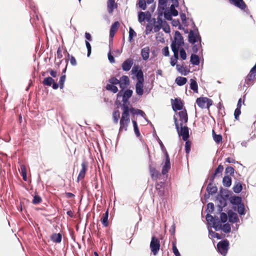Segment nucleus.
I'll use <instances>...</instances> for the list:
<instances>
[{"mask_svg":"<svg viewBox=\"0 0 256 256\" xmlns=\"http://www.w3.org/2000/svg\"><path fill=\"white\" fill-rule=\"evenodd\" d=\"M229 248V242L226 240L219 242L217 244V250L223 256H226Z\"/></svg>","mask_w":256,"mask_h":256,"instance_id":"3","label":"nucleus"},{"mask_svg":"<svg viewBox=\"0 0 256 256\" xmlns=\"http://www.w3.org/2000/svg\"><path fill=\"white\" fill-rule=\"evenodd\" d=\"M206 190L209 194H212L216 192L218 188L216 186L213 185L212 183H210L208 185Z\"/></svg>","mask_w":256,"mask_h":256,"instance_id":"24","label":"nucleus"},{"mask_svg":"<svg viewBox=\"0 0 256 256\" xmlns=\"http://www.w3.org/2000/svg\"><path fill=\"white\" fill-rule=\"evenodd\" d=\"M144 82L136 81V92L139 96H142L144 93Z\"/></svg>","mask_w":256,"mask_h":256,"instance_id":"10","label":"nucleus"},{"mask_svg":"<svg viewBox=\"0 0 256 256\" xmlns=\"http://www.w3.org/2000/svg\"><path fill=\"white\" fill-rule=\"evenodd\" d=\"M106 88L108 90L111 91L114 93H116L118 92V88L114 84H106Z\"/></svg>","mask_w":256,"mask_h":256,"instance_id":"33","label":"nucleus"},{"mask_svg":"<svg viewBox=\"0 0 256 256\" xmlns=\"http://www.w3.org/2000/svg\"><path fill=\"white\" fill-rule=\"evenodd\" d=\"M190 88L196 92H198V86L197 82L194 79L190 80Z\"/></svg>","mask_w":256,"mask_h":256,"instance_id":"30","label":"nucleus"},{"mask_svg":"<svg viewBox=\"0 0 256 256\" xmlns=\"http://www.w3.org/2000/svg\"><path fill=\"white\" fill-rule=\"evenodd\" d=\"M234 169L233 167L228 166L226 168L225 172L226 174H229L230 176H233L234 174Z\"/></svg>","mask_w":256,"mask_h":256,"instance_id":"48","label":"nucleus"},{"mask_svg":"<svg viewBox=\"0 0 256 256\" xmlns=\"http://www.w3.org/2000/svg\"><path fill=\"white\" fill-rule=\"evenodd\" d=\"M198 41H200V42L201 38L198 32V30H196V32L192 30H190L188 34V42L190 43L194 44Z\"/></svg>","mask_w":256,"mask_h":256,"instance_id":"7","label":"nucleus"},{"mask_svg":"<svg viewBox=\"0 0 256 256\" xmlns=\"http://www.w3.org/2000/svg\"><path fill=\"white\" fill-rule=\"evenodd\" d=\"M108 210L106 212L102 215V216L101 218V222L104 226L106 227L108 226Z\"/></svg>","mask_w":256,"mask_h":256,"instance_id":"25","label":"nucleus"},{"mask_svg":"<svg viewBox=\"0 0 256 256\" xmlns=\"http://www.w3.org/2000/svg\"><path fill=\"white\" fill-rule=\"evenodd\" d=\"M172 50L174 52V58H172L170 59V64L172 66H174L178 58V51L176 48H175L174 44L172 46Z\"/></svg>","mask_w":256,"mask_h":256,"instance_id":"14","label":"nucleus"},{"mask_svg":"<svg viewBox=\"0 0 256 256\" xmlns=\"http://www.w3.org/2000/svg\"><path fill=\"white\" fill-rule=\"evenodd\" d=\"M184 42L183 37L178 31H176L174 34V40L172 41L171 47L173 44L175 46V48H176L179 50V48L184 45Z\"/></svg>","mask_w":256,"mask_h":256,"instance_id":"5","label":"nucleus"},{"mask_svg":"<svg viewBox=\"0 0 256 256\" xmlns=\"http://www.w3.org/2000/svg\"><path fill=\"white\" fill-rule=\"evenodd\" d=\"M132 122L133 124L134 128V131L135 134H136V136H140V132L138 130V128L136 122L134 120H132Z\"/></svg>","mask_w":256,"mask_h":256,"instance_id":"40","label":"nucleus"},{"mask_svg":"<svg viewBox=\"0 0 256 256\" xmlns=\"http://www.w3.org/2000/svg\"><path fill=\"white\" fill-rule=\"evenodd\" d=\"M50 239L52 242L59 244L62 242V235L60 233H54L50 236Z\"/></svg>","mask_w":256,"mask_h":256,"instance_id":"18","label":"nucleus"},{"mask_svg":"<svg viewBox=\"0 0 256 256\" xmlns=\"http://www.w3.org/2000/svg\"><path fill=\"white\" fill-rule=\"evenodd\" d=\"M238 212L240 215L244 214V206L243 204L238 206Z\"/></svg>","mask_w":256,"mask_h":256,"instance_id":"47","label":"nucleus"},{"mask_svg":"<svg viewBox=\"0 0 256 256\" xmlns=\"http://www.w3.org/2000/svg\"><path fill=\"white\" fill-rule=\"evenodd\" d=\"M128 98H124V97H122V110H124V108H127L128 106V104H130V103L128 102Z\"/></svg>","mask_w":256,"mask_h":256,"instance_id":"43","label":"nucleus"},{"mask_svg":"<svg viewBox=\"0 0 256 256\" xmlns=\"http://www.w3.org/2000/svg\"><path fill=\"white\" fill-rule=\"evenodd\" d=\"M221 229L226 233H229L231 230L230 226L228 223L221 226Z\"/></svg>","mask_w":256,"mask_h":256,"instance_id":"42","label":"nucleus"},{"mask_svg":"<svg viewBox=\"0 0 256 256\" xmlns=\"http://www.w3.org/2000/svg\"><path fill=\"white\" fill-rule=\"evenodd\" d=\"M67 54V56L68 58H70V63L72 65L75 66L76 65V60L75 58L72 56H70L69 53L68 52L67 50H66L64 51Z\"/></svg>","mask_w":256,"mask_h":256,"instance_id":"41","label":"nucleus"},{"mask_svg":"<svg viewBox=\"0 0 256 256\" xmlns=\"http://www.w3.org/2000/svg\"><path fill=\"white\" fill-rule=\"evenodd\" d=\"M170 168V162L169 160H165L164 164L162 166V174L163 175L166 174Z\"/></svg>","mask_w":256,"mask_h":256,"instance_id":"23","label":"nucleus"},{"mask_svg":"<svg viewBox=\"0 0 256 256\" xmlns=\"http://www.w3.org/2000/svg\"><path fill=\"white\" fill-rule=\"evenodd\" d=\"M149 170L152 178V179L156 180L160 176L158 171L157 170L156 168L152 166H150Z\"/></svg>","mask_w":256,"mask_h":256,"instance_id":"21","label":"nucleus"},{"mask_svg":"<svg viewBox=\"0 0 256 256\" xmlns=\"http://www.w3.org/2000/svg\"><path fill=\"white\" fill-rule=\"evenodd\" d=\"M176 68H177L178 70L180 73H181L182 74H184L185 76L186 75V74H187L186 70V68H184L183 66L177 64Z\"/></svg>","mask_w":256,"mask_h":256,"instance_id":"38","label":"nucleus"},{"mask_svg":"<svg viewBox=\"0 0 256 256\" xmlns=\"http://www.w3.org/2000/svg\"><path fill=\"white\" fill-rule=\"evenodd\" d=\"M172 252H174V254L176 256H181L178 249L176 248V240L172 242Z\"/></svg>","mask_w":256,"mask_h":256,"instance_id":"37","label":"nucleus"},{"mask_svg":"<svg viewBox=\"0 0 256 256\" xmlns=\"http://www.w3.org/2000/svg\"><path fill=\"white\" fill-rule=\"evenodd\" d=\"M162 54L166 56H169V50L168 46H165L162 50Z\"/></svg>","mask_w":256,"mask_h":256,"instance_id":"62","label":"nucleus"},{"mask_svg":"<svg viewBox=\"0 0 256 256\" xmlns=\"http://www.w3.org/2000/svg\"><path fill=\"white\" fill-rule=\"evenodd\" d=\"M207 100V98L206 97H200L196 99V102L198 106L203 108L206 107Z\"/></svg>","mask_w":256,"mask_h":256,"instance_id":"22","label":"nucleus"},{"mask_svg":"<svg viewBox=\"0 0 256 256\" xmlns=\"http://www.w3.org/2000/svg\"><path fill=\"white\" fill-rule=\"evenodd\" d=\"M108 82L112 84H119L120 80L115 77H112L108 80Z\"/></svg>","mask_w":256,"mask_h":256,"instance_id":"52","label":"nucleus"},{"mask_svg":"<svg viewBox=\"0 0 256 256\" xmlns=\"http://www.w3.org/2000/svg\"><path fill=\"white\" fill-rule=\"evenodd\" d=\"M180 120V126H182L184 124L187 123L188 120V116L186 109L178 112Z\"/></svg>","mask_w":256,"mask_h":256,"instance_id":"11","label":"nucleus"},{"mask_svg":"<svg viewBox=\"0 0 256 256\" xmlns=\"http://www.w3.org/2000/svg\"><path fill=\"white\" fill-rule=\"evenodd\" d=\"M172 105L174 111L182 110L184 106L182 100L177 98L174 100L172 99Z\"/></svg>","mask_w":256,"mask_h":256,"instance_id":"9","label":"nucleus"},{"mask_svg":"<svg viewBox=\"0 0 256 256\" xmlns=\"http://www.w3.org/2000/svg\"><path fill=\"white\" fill-rule=\"evenodd\" d=\"M145 19H146L145 12H139L138 14V21L140 22H143L144 21Z\"/></svg>","mask_w":256,"mask_h":256,"instance_id":"49","label":"nucleus"},{"mask_svg":"<svg viewBox=\"0 0 256 256\" xmlns=\"http://www.w3.org/2000/svg\"><path fill=\"white\" fill-rule=\"evenodd\" d=\"M138 6L139 8L142 10H145L146 8V2L145 0H138Z\"/></svg>","mask_w":256,"mask_h":256,"instance_id":"44","label":"nucleus"},{"mask_svg":"<svg viewBox=\"0 0 256 256\" xmlns=\"http://www.w3.org/2000/svg\"><path fill=\"white\" fill-rule=\"evenodd\" d=\"M150 48L148 46H146L144 48L141 50V56L142 58V59L144 60H147L149 58L150 54Z\"/></svg>","mask_w":256,"mask_h":256,"instance_id":"20","label":"nucleus"},{"mask_svg":"<svg viewBox=\"0 0 256 256\" xmlns=\"http://www.w3.org/2000/svg\"><path fill=\"white\" fill-rule=\"evenodd\" d=\"M224 170V166L222 164H220L214 170V175H218L221 174Z\"/></svg>","mask_w":256,"mask_h":256,"instance_id":"53","label":"nucleus"},{"mask_svg":"<svg viewBox=\"0 0 256 256\" xmlns=\"http://www.w3.org/2000/svg\"><path fill=\"white\" fill-rule=\"evenodd\" d=\"M156 189L160 196H163L164 194V183L162 182H156Z\"/></svg>","mask_w":256,"mask_h":256,"instance_id":"15","label":"nucleus"},{"mask_svg":"<svg viewBox=\"0 0 256 256\" xmlns=\"http://www.w3.org/2000/svg\"><path fill=\"white\" fill-rule=\"evenodd\" d=\"M190 146H191L190 142L186 140V144H185V150H186V152L187 154H188L190 152Z\"/></svg>","mask_w":256,"mask_h":256,"instance_id":"55","label":"nucleus"},{"mask_svg":"<svg viewBox=\"0 0 256 256\" xmlns=\"http://www.w3.org/2000/svg\"><path fill=\"white\" fill-rule=\"evenodd\" d=\"M124 110H122V116L120 120L119 132L127 130L128 127L130 123V115L128 114L127 108H124Z\"/></svg>","mask_w":256,"mask_h":256,"instance_id":"1","label":"nucleus"},{"mask_svg":"<svg viewBox=\"0 0 256 256\" xmlns=\"http://www.w3.org/2000/svg\"><path fill=\"white\" fill-rule=\"evenodd\" d=\"M220 218L222 222H226L228 220L227 214L224 212H222L220 215Z\"/></svg>","mask_w":256,"mask_h":256,"instance_id":"56","label":"nucleus"},{"mask_svg":"<svg viewBox=\"0 0 256 256\" xmlns=\"http://www.w3.org/2000/svg\"><path fill=\"white\" fill-rule=\"evenodd\" d=\"M118 7L117 4L115 0H108L107 2V8L109 14H112L114 9Z\"/></svg>","mask_w":256,"mask_h":256,"instance_id":"16","label":"nucleus"},{"mask_svg":"<svg viewBox=\"0 0 256 256\" xmlns=\"http://www.w3.org/2000/svg\"><path fill=\"white\" fill-rule=\"evenodd\" d=\"M137 109H135L133 107L129 108V106L128 107V114H130V112L132 114H136V112Z\"/></svg>","mask_w":256,"mask_h":256,"instance_id":"64","label":"nucleus"},{"mask_svg":"<svg viewBox=\"0 0 256 256\" xmlns=\"http://www.w3.org/2000/svg\"><path fill=\"white\" fill-rule=\"evenodd\" d=\"M180 57L182 58V60H184L186 59V52L185 50L183 48H182L180 49Z\"/></svg>","mask_w":256,"mask_h":256,"instance_id":"54","label":"nucleus"},{"mask_svg":"<svg viewBox=\"0 0 256 256\" xmlns=\"http://www.w3.org/2000/svg\"><path fill=\"white\" fill-rule=\"evenodd\" d=\"M66 76L65 74L62 75L60 79L59 85L61 89H62L64 87V84L66 80Z\"/></svg>","mask_w":256,"mask_h":256,"instance_id":"45","label":"nucleus"},{"mask_svg":"<svg viewBox=\"0 0 256 256\" xmlns=\"http://www.w3.org/2000/svg\"><path fill=\"white\" fill-rule=\"evenodd\" d=\"M186 82L187 79L184 77L178 76L176 79V82L180 86L184 85Z\"/></svg>","mask_w":256,"mask_h":256,"instance_id":"27","label":"nucleus"},{"mask_svg":"<svg viewBox=\"0 0 256 256\" xmlns=\"http://www.w3.org/2000/svg\"><path fill=\"white\" fill-rule=\"evenodd\" d=\"M242 189V187L240 182L236 183L233 187V190L236 193L240 192Z\"/></svg>","mask_w":256,"mask_h":256,"instance_id":"36","label":"nucleus"},{"mask_svg":"<svg viewBox=\"0 0 256 256\" xmlns=\"http://www.w3.org/2000/svg\"><path fill=\"white\" fill-rule=\"evenodd\" d=\"M190 62L194 65L200 64V58L198 55L192 54L190 56Z\"/></svg>","mask_w":256,"mask_h":256,"instance_id":"28","label":"nucleus"},{"mask_svg":"<svg viewBox=\"0 0 256 256\" xmlns=\"http://www.w3.org/2000/svg\"><path fill=\"white\" fill-rule=\"evenodd\" d=\"M212 134L213 139L216 144H220L222 142V137L221 134H217L214 130H212Z\"/></svg>","mask_w":256,"mask_h":256,"instance_id":"26","label":"nucleus"},{"mask_svg":"<svg viewBox=\"0 0 256 256\" xmlns=\"http://www.w3.org/2000/svg\"><path fill=\"white\" fill-rule=\"evenodd\" d=\"M86 48H87V50H88V56H90V54H91V52H92V48H91V46H90V42L86 40Z\"/></svg>","mask_w":256,"mask_h":256,"instance_id":"59","label":"nucleus"},{"mask_svg":"<svg viewBox=\"0 0 256 256\" xmlns=\"http://www.w3.org/2000/svg\"><path fill=\"white\" fill-rule=\"evenodd\" d=\"M134 64V60L132 58H127L122 65V68L124 71H128Z\"/></svg>","mask_w":256,"mask_h":256,"instance_id":"12","label":"nucleus"},{"mask_svg":"<svg viewBox=\"0 0 256 256\" xmlns=\"http://www.w3.org/2000/svg\"><path fill=\"white\" fill-rule=\"evenodd\" d=\"M42 201V198L40 196L36 195L32 200V203L34 204H36L40 203Z\"/></svg>","mask_w":256,"mask_h":256,"instance_id":"51","label":"nucleus"},{"mask_svg":"<svg viewBox=\"0 0 256 256\" xmlns=\"http://www.w3.org/2000/svg\"><path fill=\"white\" fill-rule=\"evenodd\" d=\"M230 4L240 8L241 10H244L246 6L243 0H228Z\"/></svg>","mask_w":256,"mask_h":256,"instance_id":"13","label":"nucleus"},{"mask_svg":"<svg viewBox=\"0 0 256 256\" xmlns=\"http://www.w3.org/2000/svg\"><path fill=\"white\" fill-rule=\"evenodd\" d=\"M119 80L120 87L122 88V90L118 94V97L122 95L123 90L130 84V79L126 76H122Z\"/></svg>","mask_w":256,"mask_h":256,"instance_id":"6","label":"nucleus"},{"mask_svg":"<svg viewBox=\"0 0 256 256\" xmlns=\"http://www.w3.org/2000/svg\"><path fill=\"white\" fill-rule=\"evenodd\" d=\"M82 168L80 170L77 178V182L83 180L86 176V172L88 170V164L86 162H83L81 164Z\"/></svg>","mask_w":256,"mask_h":256,"instance_id":"8","label":"nucleus"},{"mask_svg":"<svg viewBox=\"0 0 256 256\" xmlns=\"http://www.w3.org/2000/svg\"><path fill=\"white\" fill-rule=\"evenodd\" d=\"M214 204L212 202H209L207 204V210L209 212H212L214 210Z\"/></svg>","mask_w":256,"mask_h":256,"instance_id":"60","label":"nucleus"},{"mask_svg":"<svg viewBox=\"0 0 256 256\" xmlns=\"http://www.w3.org/2000/svg\"><path fill=\"white\" fill-rule=\"evenodd\" d=\"M170 14L174 16H176L178 15V10L174 7L172 5L170 7Z\"/></svg>","mask_w":256,"mask_h":256,"instance_id":"61","label":"nucleus"},{"mask_svg":"<svg viewBox=\"0 0 256 256\" xmlns=\"http://www.w3.org/2000/svg\"><path fill=\"white\" fill-rule=\"evenodd\" d=\"M150 246L152 254L154 256H156L160 249V240L156 236H152Z\"/></svg>","mask_w":256,"mask_h":256,"instance_id":"4","label":"nucleus"},{"mask_svg":"<svg viewBox=\"0 0 256 256\" xmlns=\"http://www.w3.org/2000/svg\"><path fill=\"white\" fill-rule=\"evenodd\" d=\"M222 183L224 186L229 187L232 184V179L228 176H224L222 180Z\"/></svg>","mask_w":256,"mask_h":256,"instance_id":"31","label":"nucleus"},{"mask_svg":"<svg viewBox=\"0 0 256 256\" xmlns=\"http://www.w3.org/2000/svg\"><path fill=\"white\" fill-rule=\"evenodd\" d=\"M56 56L58 59H60L62 58V50L60 47H59L57 50Z\"/></svg>","mask_w":256,"mask_h":256,"instance_id":"63","label":"nucleus"},{"mask_svg":"<svg viewBox=\"0 0 256 256\" xmlns=\"http://www.w3.org/2000/svg\"><path fill=\"white\" fill-rule=\"evenodd\" d=\"M240 114H241L240 108H236L235 110H234V118H235L236 120H238V119H239V116H240Z\"/></svg>","mask_w":256,"mask_h":256,"instance_id":"58","label":"nucleus"},{"mask_svg":"<svg viewBox=\"0 0 256 256\" xmlns=\"http://www.w3.org/2000/svg\"><path fill=\"white\" fill-rule=\"evenodd\" d=\"M174 118L176 128L177 130L178 135L182 136V140H184L186 141L189 138V130L188 127L186 126H180V128L177 118L175 116H174Z\"/></svg>","mask_w":256,"mask_h":256,"instance_id":"2","label":"nucleus"},{"mask_svg":"<svg viewBox=\"0 0 256 256\" xmlns=\"http://www.w3.org/2000/svg\"><path fill=\"white\" fill-rule=\"evenodd\" d=\"M120 22L118 21L115 22L112 24L110 32V38H112L114 36L115 33L118 30Z\"/></svg>","mask_w":256,"mask_h":256,"instance_id":"17","label":"nucleus"},{"mask_svg":"<svg viewBox=\"0 0 256 256\" xmlns=\"http://www.w3.org/2000/svg\"><path fill=\"white\" fill-rule=\"evenodd\" d=\"M230 202L234 204L239 205L242 203V198L238 196H234L231 198Z\"/></svg>","mask_w":256,"mask_h":256,"instance_id":"35","label":"nucleus"},{"mask_svg":"<svg viewBox=\"0 0 256 256\" xmlns=\"http://www.w3.org/2000/svg\"><path fill=\"white\" fill-rule=\"evenodd\" d=\"M212 224V227L215 229L216 230H221L222 224L218 217H216V218L214 220Z\"/></svg>","mask_w":256,"mask_h":256,"instance_id":"32","label":"nucleus"},{"mask_svg":"<svg viewBox=\"0 0 256 256\" xmlns=\"http://www.w3.org/2000/svg\"><path fill=\"white\" fill-rule=\"evenodd\" d=\"M120 118V112L118 110H114L112 112V120L114 124H117Z\"/></svg>","mask_w":256,"mask_h":256,"instance_id":"29","label":"nucleus"},{"mask_svg":"<svg viewBox=\"0 0 256 256\" xmlns=\"http://www.w3.org/2000/svg\"><path fill=\"white\" fill-rule=\"evenodd\" d=\"M54 80L52 77H47L45 78H44L42 84L44 86H51L52 85V84L54 82Z\"/></svg>","mask_w":256,"mask_h":256,"instance_id":"34","label":"nucleus"},{"mask_svg":"<svg viewBox=\"0 0 256 256\" xmlns=\"http://www.w3.org/2000/svg\"><path fill=\"white\" fill-rule=\"evenodd\" d=\"M206 218V220L208 222H210L212 223L214 220L216 218V217L214 218L210 214H207Z\"/></svg>","mask_w":256,"mask_h":256,"instance_id":"57","label":"nucleus"},{"mask_svg":"<svg viewBox=\"0 0 256 256\" xmlns=\"http://www.w3.org/2000/svg\"><path fill=\"white\" fill-rule=\"evenodd\" d=\"M136 77L137 78L136 81H142L144 82V78L143 72L141 70H140L136 74Z\"/></svg>","mask_w":256,"mask_h":256,"instance_id":"39","label":"nucleus"},{"mask_svg":"<svg viewBox=\"0 0 256 256\" xmlns=\"http://www.w3.org/2000/svg\"><path fill=\"white\" fill-rule=\"evenodd\" d=\"M136 36V33L134 32V30L132 28H130L129 30V36H128V40L130 42H131L134 36Z\"/></svg>","mask_w":256,"mask_h":256,"instance_id":"50","label":"nucleus"},{"mask_svg":"<svg viewBox=\"0 0 256 256\" xmlns=\"http://www.w3.org/2000/svg\"><path fill=\"white\" fill-rule=\"evenodd\" d=\"M229 222L232 223H236L238 220V214L232 212L230 211L228 212Z\"/></svg>","mask_w":256,"mask_h":256,"instance_id":"19","label":"nucleus"},{"mask_svg":"<svg viewBox=\"0 0 256 256\" xmlns=\"http://www.w3.org/2000/svg\"><path fill=\"white\" fill-rule=\"evenodd\" d=\"M133 92L131 90H126L124 93L122 97L130 98Z\"/></svg>","mask_w":256,"mask_h":256,"instance_id":"46","label":"nucleus"}]
</instances>
